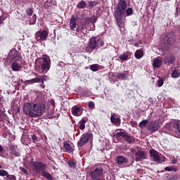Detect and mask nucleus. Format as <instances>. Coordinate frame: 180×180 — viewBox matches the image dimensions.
I'll use <instances>...</instances> for the list:
<instances>
[{
	"mask_svg": "<svg viewBox=\"0 0 180 180\" xmlns=\"http://www.w3.org/2000/svg\"><path fill=\"white\" fill-rule=\"evenodd\" d=\"M127 2L125 0H120L115 8L114 18L121 32H124V22H123V15L126 13Z\"/></svg>",
	"mask_w": 180,
	"mask_h": 180,
	"instance_id": "f257e3e1",
	"label": "nucleus"
},
{
	"mask_svg": "<svg viewBox=\"0 0 180 180\" xmlns=\"http://www.w3.org/2000/svg\"><path fill=\"white\" fill-rule=\"evenodd\" d=\"M44 109H46V105L42 103L38 104L27 103L23 107L24 113L31 117H39L44 113Z\"/></svg>",
	"mask_w": 180,
	"mask_h": 180,
	"instance_id": "f03ea898",
	"label": "nucleus"
},
{
	"mask_svg": "<svg viewBox=\"0 0 180 180\" xmlns=\"http://www.w3.org/2000/svg\"><path fill=\"white\" fill-rule=\"evenodd\" d=\"M51 67L50 56L43 55L42 58H37L35 60V70L39 74H47Z\"/></svg>",
	"mask_w": 180,
	"mask_h": 180,
	"instance_id": "7ed1b4c3",
	"label": "nucleus"
},
{
	"mask_svg": "<svg viewBox=\"0 0 180 180\" xmlns=\"http://www.w3.org/2000/svg\"><path fill=\"white\" fill-rule=\"evenodd\" d=\"M176 39V36L172 32L162 34L160 36V45L162 49L165 50V51H168L169 46L175 43Z\"/></svg>",
	"mask_w": 180,
	"mask_h": 180,
	"instance_id": "20e7f679",
	"label": "nucleus"
},
{
	"mask_svg": "<svg viewBox=\"0 0 180 180\" xmlns=\"http://www.w3.org/2000/svg\"><path fill=\"white\" fill-rule=\"evenodd\" d=\"M103 44H105L103 40L98 39V37H91L89 39L87 48L89 50H98L103 46Z\"/></svg>",
	"mask_w": 180,
	"mask_h": 180,
	"instance_id": "39448f33",
	"label": "nucleus"
},
{
	"mask_svg": "<svg viewBox=\"0 0 180 180\" xmlns=\"http://www.w3.org/2000/svg\"><path fill=\"white\" fill-rule=\"evenodd\" d=\"M32 166L34 167L35 172L37 174H42L44 172L46 169H47V165L46 163H43L41 162L34 161L31 162Z\"/></svg>",
	"mask_w": 180,
	"mask_h": 180,
	"instance_id": "423d86ee",
	"label": "nucleus"
},
{
	"mask_svg": "<svg viewBox=\"0 0 180 180\" xmlns=\"http://www.w3.org/2000/svg\"><path fill=\"white\" fill-rule=\"evenodd\" d=\"M92 139H94L92 133L83 134L77 142V147H84V146L87 144L90 140H92Z\"/></svg>",
	"mask_w": 180,
	"mask_h": 180,
	"instance_id": "0eeeda50",
	"label": "nucleus"
},
{
	"mask_svg": "<svg viewBox=\"0 0 180 180\" xmlns=\"http://www.w3.org/2000/svg\"><path fill=\"white\" fill-rule=\"evenodd\" d=\"M49 37V31L46 30H39L34 34V39L39 43H41L42 41H46Z\"/></svg>",
	"mask_w": 180,
	"mask_h": 180,
	"instance_id": "6e6552de",
	"label": "nucleus"
},
{
	"mask_svg": "<svg viewBox=\"0 0 180 180\" xmlns=\"http://www.w3.org/2000/svg\"><path fill=\"white\" fill-rule=\"evenodd\" d=\"M9 57H11V61H22V56L19 54V51L15 48L10 51Z\"/></svg>",
	"mask_w": 180,
	"mask_h": 180,
	"instance_id": "1a4fd4ad",
	"label": "nucleus"
},
{
	"mask_svg": "<svg viewBox=\"0 0 180 180\" xmlns=\"http://www.w3.org/2000/svg\"><path fill=\"white\" fill-rule=\"evenodd\" d=\"M147 129L149 131L155 133V131H158V129H160V123H158L157 120L150 121L148 124Z\"/></svg>",
	"mask_w": 180,
	"mask_h": 180,
	"instance_id": "9d476101",
	"label": "nucleus"
},
{
	"mask_svg": "<svg viewBox=\"0 0 180 180\" xmlns=\"http://www.w3.org/2000/svg\"><path fill=\"white\" fill-rule=\"evenodd\" d=\"M149 154H150V157L155 162H158L159 164L162 162V160H161V158L160 157V153L157 150L151 149L149 151Z\"/></svg>",
	"mask_w": 180,
	"mask_h": 180,
	"instance_id": "9b49d317",
	"label": "nucleus"
},
{
	"mask_svg": "<svg viewBox=\"0 0 180 180\" xmlns=\"http://www.w3.org/2000/svg\"><path fill=\"white\" fill-rule=\"evenodd\" d=\"M162 131L166 134H174V122H169L166 124L165 126L162 127Z\"/></svg>",
	"mask_w": 180,
	"mask_h": 180,
	"instance_id": "f8f14e48",
	"label": "nucleus"
},
{
	"mask_svg": "<svg viewBox=\"0 0 180 180\" xmlns=\"http://www.w3.org/2000/svg\"><path fill=\"white\" fill-rule=\"evenodd\" d=\"M143 160H147V153L143 150H138L135 153V160L136 161H143Z\"/></svg>",
	"mask_w": 180,
	"mask_h": 180,
	"instance_id": "ddd939ff",
	"label": "nucleus"
},
{
	"mask_svg": "<svg viewBox=\"0 0 180 180\" xmlns=\"http://www.w3.org/2000/svg\"><path fill=\"white\" fill-rule=\"evenodd\" d=\"M110 75H114L117 78V79H120L121 81H123V79H127V75H129V71H124L122 73H114L111 72L110 73Z\"/></svg>",
	"mask_w": 180,
	"mask_h": 180,
	"instance_id": "4468645a",
	"label": "nucleus"
},
{
	"mask_svg": "<svg viewBox=\"0 0 180 180\" xmlns=\"http://www.w3.org/2000/svg\"><path fill=\"white\" fill-rule=\"evenodd\" d=\"M71 110L73 116H81L84 112V108H82V106L75 105Z\"/></svg>",
	"mask_w": 180,
	"mask_h": 180,
	"instance_id": "2eb2a0df",
	"label": "nucleus"
},
{
	"mask_svg": "<svg viewBox=\"0 0 180 180\" xmlns=\"http://www.w3.org/2000/svg\"><path fill=\"white\" fill-rule=\"evenodd\" d=\"M12 63L11 68L13 71H20L22 70V65L20 63H22V60H11Z\"/></svg>",
	"mask_w": 180,
	"mask_h": 180,
	"instance_id": "dca6fc26",
	"label": "nucleus"
},
{
	"mask_svg": "<svg viewBox=\"0 0 180 180\" xmlns=\"http://www.w3.org/2000/svg\"><path fill=\"white\" fill-rule=\"evenodd\" d=\"M98 18L96 16H94L93 18H91L89 17H86L84 20V23L82 24V30L85 29L86 25H90V23H95L96 22V20Z\"/></svg>",
	"mask_w": 180,
	"mask_h": 180,
	"instance_id": "f3484780",
	"label": "nucleus"
},
{
	"mask_svg": "<svg viewBox=\"0 0 180 180\" xmlns=\"http://www.w3.org/2000/svg\"><path fill=\"white\" fill-rule=\"evenodd\" d=\"M174 133L180 139V122H175L173 124Z\"/></svg>",
	"mask_w": 180,
	"mask_h": 180,
	"instance_id": "a211bd4d",
	"label": "nucleus"
},
{
	"mask_svg": "<svg viewBox=\"0 0 180 180\" xmlns=\"http://www.w3.org/2000/svg\"><path fill=\"white\" fill-rule=\"evenodd\" d=\"M129 162V159L123 156H117L116 157V164L118 165H123V164H127Z\"/></svg>",
	"mask_w": 180,
	"mask_h": 180,
	"instance_id": "6ab92c4d",
	"label": "nucleus"
},
{
	"mask_svg": "<svg viewBox=\"0 0 180 180\" xmlns=\"http://www.w3.org/2000/svg\"><path fill=\"white\" fill-rule=\"evenodd\" d=\"M163 63H165V64H168L169 65L174 64V63H175V56L174 55H171L169 56L165 57Z\"/></svg>",
	"mask_w": 180,
	"mask_h": 180,
	"instance_id": "aec40b11",
	"label": "nucleus"
},
{
	"mask_svg": "<svg viewBox=\"0 0 180 180\" xmlns=\"http://www.w3.org/2000/svg\"><path fill=\"white\" fill-rule=\"evenodd\" d=\"M63 148L65 152L68 153L69 154H70V153H74V149L72 148V147H71V145H70V143H68V141H65L63 142Z\"/></svg>",
	"mask_w": 180,
	"mask_h": 180,
	"instance_id": "412c9836",
	"label": "nucleus"
},
{
	"mask_svg": "<svg viewBox=\"0 0 180 180\" xmlns=\"http://www.w3.org/2000/svg\"><path fill=\"white\" fill-rule=\"evenodd\" d=\"M18 146L11 144L10 145V154H13L15 157H20V153L16 151V148Z\"/></svg>",
	"mask_w": 180,
	"mask_h": 180,
	"instance_id": "4be33fe9",
	"label": "nucleus"
},
{
	"mask_svg": "<svg viewBox=\"0 0 180 180\" xmlns=\"http://www.w3.org/2000/svg\"><path fill=\"white\" fill-rule=\"evenodd\" d=\"M77 16L72 15L70 22V30H74L77 27Z\"/></svg>",
	"mask_w": 180,
	"mask_h": 180,
	"instance_id": "5701e85b",
	"label": "nucleus"
},
{
	"mask_svg": "<svg viewBox=\"0 0 180 180\" xmlns=\"http://www.w3.org/2000/svg\"><path fill=\"white\" fill-rule=\"evenodd\" d=\"M124 141L128 143V144H133V143H135L136 138L133 136H130L127 134V133L125 135V137L124 138Z\"/></svg>",
	"mask_w": 180,
	"mask_h": 180,
	"instance_id": "b1692460",
	"label": "nucleus"
},
{
	"mask_svg": "<svg viewBox=\"0 0 180 180\" xmlns=\"http://www.w3.org/2000/svg\"><path fill=\"white\" fill-rule=\"evenodd\" d=\"M126 132H123V131H120V132H117L114 136L115 139H117V140L118 141H120V140H122V139H123L124 140V137H126Z\"/></svg>",
	"mask_w": 180,
	"mask_h": 180,
	"instance_id": "393cba45",
	"label": "nucleus"
},
{
	"mask_svg": "<svg viewBox=\"0 0 180 180\" xmlns=\"http://www.w3.org/2000/svg\"><path fill=\"white\" fill-rule=\"evenodd\" d=\"M110 120L112 124L115 126H119V124H120V118L116 117L115 115H112L110 117Z\"/></svg>",
	"mask_w": 180,
	"mask_h": 180,
	"instance_id": "a878e982",
	"label": "nucleus"
},
{
	"mask_svg": "<svg viewBox=\"0 0 180 180\" xmlns=\"http://www.w3.org/2000/svg\"><path fill=\"white\" fill-rule=\"evenodd\" d=\"M153 65L154 68H160V67H161V65H162V60L161 59H158V58H155L153 59Z\"/></svg>",
	"mask_w": 180,
	"mask_h": 180,
	"instance_id": "bb28decb",
	"label": "nucleus"
},
{
	"mask_svg": "<svg viewBox=\"0 0 180 180\" xmlns=\"http://www.w3.org/2000/svg\"><path fill=\"white\" fill-rule=\"evenodd\" d=\"M86 6H88V4L84 0L79 1L77 5V9H84Z\"/></svg>",
	"mask_w": 180,
	"mask_h": 180,
	"instance_id": "cd10ccee",
	"label": "nucleus"
},
{
	"mask_svg": "<svg viewBox=\"0 0 180 180\" xmlns=\"http://www.w3.org/2000/svg\"><path fill=\"white\" fill-rule=\"evenodd\" d=\"M143 56H144V53L143 52V50L139 49L136 51L135 57L136 58H137V60H140V58H142Z\"/></svg>",
	"mask_w": 180,
	"mask_h": 180,
	"instance_id": "c85d7f7f",
	"label": "nucleus"
},
{
	"mask_svg": "<svg viewBox=\"0 0 180 180\" xmlns=\"http://www.w3.org/2000/svg\"><path fill=\"white\" fill-rule=\"evenodd\" d=\"M41 175L42 176H44V178H46V179L53 180V176L51 175V174L46 172V170L44 172H43Z\"/></svg>",
	"mask_w": 180,
	"mask_h": 180,
	"instance_id": "c756f323",
	"label": "nucleus"
},
{
	"mask_svg": "<svg viewBox=\"0 0 180 180\" xmlns=\"http://www.w3.org/2000/svg\"><path fill=\"white\" fill-rule=\"evenodd\" d=\"M86 123V120H85L84 118H82L78 124L79 129H80V130H84V129H85Z\"/></svg>",
	"mask_w": 180,
	"mask_h": 180,
	"instance_id": "7c9ffc66",
	"label": "nucleus"
},
{
	"mask_svg": "<svg viewBox=\"0 0 180 180\" xmlns=\"http://www.w3.org/2000/svg\"><path fill=\"white\" fill-rule=\"evenodd\" d=\"M171 77L172 78H179L180 77V72L178 71V70L175 69L174 70H173L171 73Z\"/></svg>",
	"mask_w": 180,
	"mask_h": 180,
	"instance_id": "2f4dec72",
	"label": "nucleus"
},
{
	"mask_svg": "<svg viewBox=\"0 0 180 180\" xmlns=\"http://www.w3.org/2000/svg\"><path fill=\"white\" fill-rule=\"evenodd\" d=\"M89 4H87L86 8H94V6H96V5H98V4H99L98 1H90L88 2Z\"/></svg>",
	"mask_w": 180,
	"mask_h": 180,
	"instance_id": "473e14b6",
	"label": "nucleus"
},
{
	"mask_svg": "<svg viewBox=\"0 0 180 180\" xmlns=\"http://www.w3.org/2000/svg\"><path fill=\"white\" fill-rule=\"evenodd\" d=\"M148 124V120H143L141 122H139V126L140 129H143V127H146Z\"/></svg>",
	"mask_w": 180,
	"mask_h": 180,
	"instance_id": "72a5a7b5",
	"label": "nucleus"
},
{
	"mask_svg": "<svg viewBox=\"0 0 180 180\" xmlns=\"http://www.w3.org/2000/svg\"><path fill=\"white\" fill-rule=\"evenodd\" d=\"M134 11H133V8L129 7L127 9H125V13L127 15V16H131V15H133L134 13Z\"/></svg>",
	"mask_w": 180,
	"mask_h": 180,
	"instance_id": "f704fd0d",
	"label": "nucleus"
},
{
	"mask_svg": "<svg viewBox=\"0 0 180 180\" xmlns=\"http://www.w3.org/2000/svg\"><path fill=\"white\" fill-rule=\"evenodd\" d=\"M118 58H120V60L122 61H127V60H129V55L123 53L120 55Z\"/></svg>",
	"mask_w": 180,
	"mask_h": 180,
	"instance_id": "c9c22d12",
	"label": "nucleus"
},
{
	"mask_svg": "<svg viewBox=\"0 0 180 180\" xmlns=\"http://www.w3.org/2000/svg\"><path fill=\"white\" fill-rule=\"evenodd\" d=\"M68 165L69 167H70V168H72L73 169L77 168V163L72 160H69L68 162Z\"/></svg>",
	"mask_w": 180,
	"mask_h": 180,
	"instance_id": "e433bc0d",
	"label": "nucleus"
},
{
	"mask_svg": "<svg viewBox=\"0 0 180 180\" xmlns=\"http://www.w3.org/2000/svg\"><path fill=\"white\" fill-rule=\"evenodd\" d=\"M90 68L91 71H94V72L99 71V65L98 64L91 65Z\"/></svg>",
	"mask_w": 180,
	"mask_h": 180,
	"instance_id": "4c0bfd02",
	"label": "nucleus"
},
{
	"mask_svg": "<svg viewBox=\"0 0 180 180\" xmlns=\"http://www.w3.org/2000/svg\"><path fill=\"white\" fill-rule=\"evenodd\" d=\"M37 20V15L34 14L32 15V19L30 20V25H34Z\"/></svg>",
	"mask_w": 180,
	"mask_h": 180,
	"instance_id": "58836bf2",
	"label": "nucleus"
},
{
	"mask_svg": "<svg viewBox=\"0 0 180 180\" xmlns=\"http://www.w3.org/2000/svg\"><path fill=\"white\" fill-rule=\"evenodd\" d=\"M31 81L32 82V84H37V82H42L43 84V79L40 77L31 79Z\"/></svg>",
	"mask_w": 180,
	"mask_h": 180,
	"instance_id": "ea45409f",
	"label": "nucleus"
},
{
	"mask_svg": "<svg viewBox=\"0 0 180 180\" xmlns=\"http://www.w3.org/2000/svg\"><path fill=\"white\" fill-rule=\"evenodd\" d=\"M9 173L5 169H0V176H8Z\"/></svg>",
	"mask_w": 180,
	"mask_h": 180,
	"instance_id": "a19ab883",
	"label": "nucleus"
},
{
	"mask_svg": "<svg viewBox=\"0 0 180 180\" xmlns=\"http://www.w3.org/2000/svg\"><path fill=\"white\" fill-rule=\"evenodd\" d=\"M6 180H16V176L13 174L7 175Z\"/></svg>",
	"mask_w": 180,
	"mask_h": 180,
	"instance_id": "79ce46f5",
	"label": "nucleus"
},
{
	"mask_svg": "<svg viewBox=\"0 0 180 180\" xmlns=\"http://www.w3.org/2000/svg\"><path fill=\"white\" fill-rule=\"evenodd\" d=\"M27 16H32L33 15V9L32 8H29L25 11Z\"/></svg>",
	"mask_w": 180,
	"mask_h": 180,
	"instance_id": "37998d69",
	"label": "nucleus"
},
{
	"mask_svg": "<svg viewBox=\"0 0 180 180\" xmlns=\"http://www.w3.org/2000/svg\"><path fill=\"white\" fill-rule=\"evenodd\" d=\"M162 85H164V79H160L158 81V88H161V86H162Z\"/></svg>",
	"mask_w": 180,
	"mask_h": 180,
	"instance_id": "c03bdc74",
	"label": "nucleus"
},
{
	"mask_svg": "<svg viewBox=\"0 0 180 180\" xmlns=\"http://www.w3.org/2000/svg\"><path fill=\"white\" fill-rule=\"evenodd\" d=\"M88 106L90 109H94V108H95V103H94V101H89L88 103Z\"/></svg>",
	"mask_w": 180,
	"mask_h": 180,
	"instance_id": "a18cd8bd",
	"label": "nucleus"
},
{
	"mask_svg": "<svg viewBox=\"0 0 180 180\" xmlns=\"http://www.w3.org/2000/svg\"><path fill=\"white\" fill-rule=\"evenodd\" d=\"M32 139L33 143H37V141H39V138L37 137V136L34 134L32 136Z\"/></svg>",
	"mask_w": 180,
	"mask_h": 180,
	"instance_id": "49530a36",
	"label": "nucleus"
},
{
	"mask_svg": "<svg viewBox=\"0 0 180 180\" xmlns=\"http://www.w3.org/2000/svg\"><path fill=\"white\" fill-rule=\"evenodd\" d=\"M25 85H32L33 84V82H32V79L30 80H25L24 82Z\"/></svg>",
	"mask_w": 180,
	"mask_h": 180,
	"instance_id": "de8ad7c7",
	"label": "nucleus"
},
{
	"mask_svg": "<svg viewBox=\"0 0 180 180\" xmlns=\"http://www.w3.org/2000/svg\"><path fill=\"white\" fill-rule=\"evenodd\" d=\"M20 169L23 174H27V169H26L25 167H20Z\"/></svg>",
	"mask_w": 180,
	"mask_h": 180,
	"instance_id": "09e8293b",
	"label": "nucleus"
},
{
	"mask_svg": "<svg viewBox=\"0 0 180 180\" xmlns=\"http://www.w3.org/2000/svg\"><path fill=\"white\" fill-rule=\"evenodd\" d=\"M178 179V176L174 175L169 177V180H176Z\"/></svg>",
	"mask_w": 180,
	"mask_h": 180,
	"instance_id": "8fccbe9b",
	"label": "nucleus"
},
{
	"mask_svg": "<svg viewBox=\"0 0 180 180\" xmlns=\"http://www.w3.org/2000/svg\"><path fill=\"white\" fill-rule=\"evenodd\" d=\"M51 104L52 105V106H53V108H55V105H56V101H54V100H51Z\"/></svg>",
	"mask_w": 180,
	"mask_h": 180,
	"instance_id": "3c124183",
	"label": "nucleus"
},
{
	"mask_svg": "<svg viewBox=\"0 0 180 180\" xmlns=\"http://www.w3.org/2000/svg\"><path fill=\"white\" fill-rule=\"evenodd\" d=\"M165 169L166 171H172V167H167L165 168Z\"/></svg>",
	"mask_w": 180,
	"mask_h": 180,
	"instance_id": "603ef678",
	"label": "nucleus"
},
{
	"mask_svg": "<svg viewBox=\"0 0 180 180\" xmlns=\"http://www.w3.org/2000/svg\"><path fill=\"white\" fill-rule=\"evenodd\" d=\"M4 17H0V25H1V23H4Z\"/></svg>",
	"mask_w": 180,
	"mask_h": 180,
	"instance_id": "864d4df0",
	"label": "nucleus"
},
{
	"mask_svg": "<svg viewBox=\"0 0 180 180\" xmlns=\"http://www.w3.org/2000/svg\"><path fill=\"white\" fill-rule=\"evenodd\" d=\"M4 152V147L2 145H0V153Z\"/></svg>",
	"mask_w": 180,
	"mask_h": 180,
	"instance_id": "5fc2aeb1",
	"label": "nucleus"
},
{
	"mask_svg": "<svg viewBox=\"0 0 180 180\" xmlns=\"http://www.w3.org/2000/svg\"><path fill=\"white\" fill-rule=\"evenodd\" d=\"M176 162H178V160L174 159L172 160V164H176Z\"/></svg>",
	"mask_w": 180,
	"mask_h": 180,
	"instance_id": "6e6d98bb",
	"label": "nucleus"
},
{
	"mask_svg": "<svg viewBox=\"0 0 180 180\" xmlns=\"http://www.w3.org/2000/svg\"><path fill=\"white\" fill-rule=\"evenodd\" d=\"M77 32H79V28H77Z\"/></svg>",
	"mask_w": 180,
	"mask_h": 180,
	"instance_id": "4d7b16f0",
	"label": "nucleus"
},
{
	"mask_svg": "<svg viewBox=\"0 0 180 180\" xmlns=\"http://www.w3.org/2000/svg\"><path fill=\"white\" fill-rule=\"evenodd\" d=\"M1 168H2V165H0V169H1Z\"/></svg>",
	"mask_w": 180,
	"mask_h": 180,
	"instance_id": "13d9d810",
	"label": "nucleus"
},
{
	"mask_svg": "<svg viewBox=\"0 0 180 180\" xmlns=\"http://www.w3.org/2000/svg\"><path fill=\"white\" fill-rule=\"evenodd\" d=\"M134 180H140V179H135Z\"/></svg>",
	"mask_w": 180,
	"mask_h": 180,
	"instance_id": "bf43d9fd",
	"label": "nucleus"
},
{
	"mask_svg": "<svg viewBox=\"0 0 180 180\" xmlns=\"http://www.w3.org/2000/svg\"><path fill=\"white\" fill-rule=\"evenodd\" d=\"M1 101H2V99H1V97H0V103H1Z\"/></svg>",
	"mask_w": 180,
	"mask_h": 180,
	"instance_id": "052dcab7",
	"label": "nucleus"
}]
</instances>
